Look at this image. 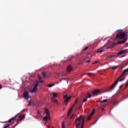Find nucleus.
Returning <instances> with one entry per match:
<instances>
[{
  "label": "nucleus",
  "mask_w": 128,
  "mask_h": 128,
  "mask_svg": "<svg viewBox=\"0 0 128 128\" xmlns=\"http://www.w3.org/2000/svg\"><path fill=\"white\" fill-rule=\"evenodd\" d=\"M128 72V68L124 70L122 74L116 80L115 82L112 84L111 86H110L108 89V92H110L112 90H114L116 86V84L118 82H124V80H126V74Z\"/></svg>",
  "instance_id": "nucleus-1"
},
{
  "label": "nucleus",
  "mask_w": 128,
  "mask_h": 128,
  "mask_svg": "<svg viewBox=\"0 0 128 128\" xmlns=\"http://www.w3.org/2000/svg\"><path fill=\"white\" fill-rule=\"evenodd\" d=\"M76 128H78L80 126H81V128H84V116H80L75 120Z\"/></svg>",
  "instance_id": "nucleus-2"
},
{
  "label": "nucleus",
  "mask_w": 128,
  "mask_h": 128,
  "mask_svg": "<svg viewBox=\"0 0 128 128\" xmlns=\"http://www.w3.org/2000/svg\"><path fill=\"white\" fill-rule=\"evenodd\" d=\"M16 116H18V120H17V124H16V125L14 126V128H16V126H18V124L20 123V122H21V120H24V115H16L15 116L12 118L11 119L9 120H8V122L9 124H10V122H12V124H14V120H16Z\"/></svg>",
  "instance_id": "nucleus-3"
},
{
  "label": "nucleus",
  "mask_w": 128,
  "mask_h": 128,
  "mask_svg": "<svg viewBox=\"0 0 128 128\" xmlns=\"http://www.w3.org/2000/svg\"><path fill=\"white\" fill-rule=\"evenodd\" d=\"M122 32V29H120L116 30V34H117L115 38L116 40V38H118V40H122V38H126V33Z\"/></svg>",
  "instance_id": "nucleus-4"
},
{
  "label": "nucleus",
  "mask_w": 128,
  "mask_h": 128,
  "mask_svg": "<svg viewBox=\"0 0 128 128\" xmlns=\"http://www.w3.org/2000/svg\"><path fill=\"white\" fill-rule=\"evenodd\" d=\"M38 78L40 80H37L35 82V84L34 85L32 89H30V92H34H34H36L38 90V86L40 82H44V81L42 80H40L42 79L40 77H38Z\"/></svg>",
  "instance_id": "nucleus-5"
},
{
  "label": "nucleus",
  "mask_w": 128,
  "mask_h": 128,
  "mask_svg": "<svg viewBox=\"0 0 128 128\" xmlns=\"http://www.w3.org/2000/svg\"><path fill=\"white\" fill-rule=\"evenodd\" d=\"M78 99H76L74 104L68 110V116H67L68 118H69L70 120H74V116H76V114H72L70 117V114H72V108L74 106V104H76V102H78Z\"/></svg>",
  "instance_id": "nucleus-6"
},
{
  "label": "nucleus",
  "mask_w": 128,
  "mask_h": 128,
  "mask_svg": "<svg viewBox=\"0 0 128 128\" xmlns=\"http://www.w3.org/2000/svg\"><path fill=\"white\" fill-rule=\"evenodd\" d=\"M72 72H74V68L70 65H69L67 67V74H70Z\"/></svg>",
  "instance_id": "nucleus-7"
},
{
  "label": "nucleus",
  "mask_w": 128,
  "mask_h": 128,
  "mask_svg": "<svg viewBox=\"0 0 128 128\" xmlns=\"http://www.w3.org/2000/svg\"><path fill=\"white\" fill-rule=\"evenodd\" d=\"M127 40H128V38H124V40H118L117 42V44H125V42H126Z\"/></svg>",
  "instance_id": "nucleus-8"
},
{
  "label": "nucleus",
  "mask_w": 128,
  "mask_h": 128,
  "mask_svg": "<svg viewBox=\"0 0 128 128\" xmlns=\"http://www.w3.org/2000/svg\"><path fill=\"white\" fill-rule=\"evenodd\" d=\"M94 114V111L92 110L90 114L87 118V122H90V118H92V116Z\"/></svg>",
  "instance_id": "nucleus-9"
},
{
  "label": "nucleus",
  "mask_w": 128,
  "mask_h": 128,
  "mask_svg": "<svg viewBox=\"0 0 128 128\" xmlns=\"http://www.w3.org/2000/svg\"><path fill=\"white\" fill-rule=\"evenodd\" d=\"M24 98H30V96L28 94V92H24Z\"/></svg>",
  "instance_id": "nucleus-10"
},
{
  "label": "nucleus",
  "mask_w": 128,
  "mask_h": 128,
  "mask_svg": "<svg viewBox=\"0 0 128 128\" xmlns=\"http://www.w3.org/2000/svg\"><path fill=\"white\" fill-rule=\"evenodd\" d=\"M67 96H68V95H66L64 96V98H65V100H64V102H66V104L68 102V100H70V98H71L70 96L66 98Z\"/></svg>",
  "instance_id": "nucleus-11"
},
{
  "label": "nucleus",
  "mask_w": 128,
  "mask_h": 128,
  "mask_svg": "<svg viewBox=\"0 0 128 128\" xmlns=\"http://www.w3.org/2000/svg\"><path fill=\"white\" fill-rule=\"evenodd\" d=\"M48 120H50V116H45L43 118V120L45 122H48Z\"/></svg>",
  "instance_id": "nucleus-12"
},
{
  "label": "nucleus",
  "mask_w": 128,
  "mask_h": 128,
  "mask_svg": "<svg viewBox=\"0 0 128 128\" xmlns=\"http://www.w3.org/2000/svg\"><path fill=\"white\" fill-rule=\"evenodd\" d=\"M44 110V112H46L47 116H50V111H48V108H45Z\"/></svg>",
  "instance_id": "nucleus-13"
},
{
  "label": "nucleus",
  "mask_w": 128,
  "mask_h": 128,
  "mask_svg": "<svg viewBox=\"0 0 128 128\" xmlns=\"http://www.w3.org/2000/svg\"><path fill=\"white\" fill-rule=\"evenodd\" d=\"M100 92V90H95L93 91L92 94H98Z\"/></svg>",
  "instance_id": "nucleus-14"
},
{
  "label": "nucleus",
  "mask_w": 128,
  "mask_h": 128,
  "mask_svg": "<svg viewBox=\"0 0 128 128\" xmlns=\"http://www.w3.org/2000/svg\"><path fill=\"white\" fill-rule=\"evenodd\" d=\"M51 100H52V101L54 102L55 104H58V100L52 97V98H51Z\"/></svg>",
  "instance_id": "nucleus-15"
},
{
  "label": "nucleus",
  "mask_w": 128,
  "mask_h": 128,
  "mask_svg": "<svg viewBox=\"0 0 128 128\" xmlns=\"http://www.w3.org/2000/svg\"><path fill=\"white\" fill-rule=\"evenodd\" d=\"M104 50V47H102L98 49L97 52H102Z\"/></svg>",
  "instance_id": "nucleus-16"
},
{
  "label": "nucleus",
  "mask_w": 128,
  "mask_h": 128,
  "mask_svg": "<svg viewBox=\"0 0 128 128\" xmlns=\"http://www.w3.org/2000/svg\"><path fill=\"white\" fill-rule=\"evenodd\" d=\"M87 76H96V74L94 73H88Z\"/></svg>",
  "instance_id": "nucleus-17"
},
{
  "label": "nucleus",
  "mask_w": 128,
  "mask_h": 128,
  "mask_svg": "<svg viewBox=\"0 0 128 128\" xmlns=\"http://www.w3.org/2000/svg\"><path fill=\"white\" fill-rule=\"evenodd\" d=\"M126 52V50H123L120 51L119 52H118V54H124Z\"/></svg>",
  "instance_id": "nucleus-18"
},
{
  "label": "nucleus",
  "mask_w": 128,
  "mask_h": 128,
  "mask_svg": "<svg viewBox=\"0 0 128 128\" xmlns=\"http://www.w3.org/2000/svg\"><path fill=\"white\" fill-rule=\"evenodd\" d=\"M52 94H53V98H56L57 96H58V94L54 92H52Z\"/></svg>",
  "instance_id": "nucleus-19"
},
{
  "label": "nucleus",
  "mask_w": 128,
  "mask_h": 128,
  "mask_svg": "<svg viewBox=\"0 0 128 128\" xmlns=\"http://www.w3.org/2000/svg\"><path fill=\"white\" fill-rule=\"evenodd\" d=\"M118 68V66L111 67L110 68H112V70H116V68Z\"/></svg>",
  "instance_id": "nucleus-20"
},
{
  "label": "nucleus",
  "mask_w": 128,
  "mask_h": 128,
  "mask_svg": "<svg viewBox=\"0 0 128 128\" xmlns=\"http://www.w3.org/2000/svg\"><path fill=\"white\" fill-rule=\"evenodd\" d=\"M48 88H52V86H54V84H48Z\"/></svg>",
  "instance_id": "nucleus-21"
},
{
  "label": "nucleus",
  "mask_w": 128,
  "mask_h": 128,
  "mask_svg": "<svg viewBox=\"0 0 128 128\" xmlns=\"http://www.w3.org/2000/svg\"><path fill=\"white\" fill-rule=\"evenodd\" d=\"M86 98H92V94H90V93H88L87 96H86Z\"/></svg>",
  "instance_id": "nucleus-22"
},
{
  "label": "nucleus",
  "mask_w": 128,
  "mask_h": 128,
  "mask_svg": "<svg viewBox=\"0 0 128 128\" xmlns=\"http://www.w3.org/2000/svg\"><path fill=\"white\" fill-rule=\"evenodd\" d=\"M106 102H108V99L104 100H102V101H100V103Z\"/></svg>",
  "instance_id": "nucleus-23"
},
{
  "label": "nucleus",
  "mask_w": 128,
  "mask_h": 128,
  "mask_svg": "<svg viewBox=\"0 0 128 128\" xmlns=\"http://www.w3.org/2000/svg\"><path fill=\"white\" fill-rule=\"evenodd\" d=\"M86 100H88V98H86V96L84 98V99L83 100V102H86Z\"/></svg>",
  "instance_id": "nucleus-24"
},
{
  "label": "nucleus",
  "mask_w": 128,
  "mask_h": 128,
  "mask_svg": "<svg viewBox=\"0 0 128 128\" xmlns=\"http://www.w3.org/2000/svg\"><path fill=\"white\" fill-rule=\"evenodd\" d=\"M72 58H74V56H72L71 58H68V62H70V60H72Z\"/></svg>",
  "instance_id": "nucleus-25"
},
{
  "label": "nucleus",
  "mask_w": 128,
  "mask_h": 128,
  "mask_svg": "<svg viewBox=\"0 0 128 128\" xmlns=\"http://www.w3.org/2000/svg\"><path fill=\"white\" fill-rule=\"evenodd\" d=\"M87 50H88V46H86L83 49V52H86Z\"/></svg>",
  "instance_id": "nucleus-26"
},
{
  "label": "nucleus",
  "mask_w": 128,
  "mask_h": 128,
  "mask_svg": "<svg viewBox=\"0 0 128 128\" xmlns=\"http://www.w3.org/2000/svg\"><path fill=\"white\" fill-rule=\"evenodd\" d=\"M42 76L44 78V76H46V74L44 72H42Z\"/></svg>",
  "instance_id": "nucleus-27"
},
{
  "label": "nucleus",
  "mask_w": 128,
  "mask_h": 128,
  "mask_svg": "<svg viewBox=\"0 0 128 128\" xmlns=\"http://www.w3.org/2000/svg\"><path fill=\"white\" fill-rule=\"evenodd\" d=\"M100 62L99 61H96L93 63H92V64H100Z\"/></svg>",
  "instance_id": "nucleus-28"
},
{
  "label": "nucleus",
  "mask_w": 128,
  "mask_h": 128,
  "mask_svg": "<svg viewBox=\"0 0 128 128\" xmlns=\"http://www.w3.org/2000/svg\"><path fill=\"white\" fill-rule=\"evenodd\" d=\"M10 126V124H6V126L4 127V128H8Z\"/></svg>",
  "instance_id": "nucleus-29"
},
{
  "label": "nucleus",
  "mask_w": 128,
  "mask_h": 128,
  "mask_svg": "<svg viewBox=\"0 0 128 128\" xmlns=\"http://www.w3.org/2000/svg\"><path fill=\"white\" fill-rule=\"evenodd\" d=\"M62 128H64V122L62 123Z\"/></svg>",
  "instance_id": "nucleus-30"
},
{
  "label": "nucleus",
  "mask_w": 128,
  "mask_h": 128,
  "mask_svg": "<svg viewBox=\"0 0 128 128\" xmlns=\"http://www.w3.org/2000/svg\"><path fill=\"white\" fill-rule=\"evenodd\" d=\"M86 63H88V62H90V60H86Z\"/></svg>",
  "instance_id": "nucleus-31"
},
{
  "label": "nucleus",
  "mask_w": 128,
  "mask_h": 128,
  "mask_svg": "<svg viewBox=\"0 0 128 128\" xmlns=\"http://www.w3.org/2000/svg\"><path fill=\"white\" fill-rule=\"evenodd\" d=\"M124 86V84H122V86H120V88H122V87Z\"/></svg>",
  "instance_id": "nucleus-32"
},
{
  "label": "nucleus",
  "mask_w": 128,
  "mask_h": 128,
  "mask_svg": "<svg viewBox=\"0 0 128 128\" xmlns=\"http://www.w3.org/2000/svg\"><path fill=\"white\" fill-rule=\"evenodd\" d=\"M126 46H128V43H126Z\"/></svg>",
  "instance_id": "nucleus-33"
},
{
  "label": "nucleus",
  "mask_w": 128,
  "mask_h": 128,
  "mask_svg": "<svg viewBox=\"0 0 128 128\" xmlns=\"http://www.w3.org/2000/svg\"><path fill=\"white\" fill-rule=\"evenodd\" d=\"M38 114H40V111H38Z\"/></svg>",
  "instance_id": "nucleus-34"
},
{
  "label": "nucleus",
  "mask_w": 128,
  "mask_h": 128,
  "mask_svg": "<svg viewBox=\"0 0 128 128\" xmlns=\"http://www.w3.org/2000/svg\"><path fill=\"white\" fill-rule=\"evenodd\" d=\"M2 85H0V88H2Z\"/></svg>",
  "instance_id": "nucleus-35"
},
{
  "label": "nucleus",
  "mask_w": 128,
  "mask_h": 128,
  "mask_svg": "<svg viewBox=\"0 0 128 128\" xmlns=\"http://www.w3.org/2000/svg\"><path fill=\"white\" fill-rule=\"evenodd\" d=\"M82 102L81 103V106H82Z\"/></svg>",
  "instance_id": "nucleus-36"
},
{
  "label": "nucleus",
  "mask_w": 128,
  "mask_h": 128,
  "mask_svg": "<svg viewBox=\"0 0 128 128\" xmlns=\"http://www.w3.org/2000/svg\"><path fill=\"white\" fill-rule=\"evenodd\" d=\"M80 108H82V106H80Z\"/></svg>",
  "instance_id": "nucleus-37"
},
{
  "label": "nucleus",
  "mask_w": 128,
  "mask_h": 128,
  "mask_svg": "<svg viewBox=\"0 0 128 128\" xmlns=\"http://www.w3.org/2000/svg\"><path fill=\"white\" fill-rule=\"evenodd\" d=\"M62 80H64V78H63Z\"/></svg>",
  "instance_id": "nucleus-38"
}]
</instances>
